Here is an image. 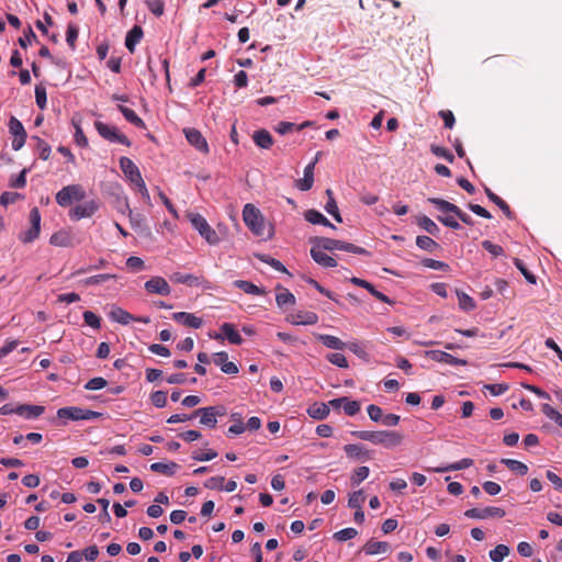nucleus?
<instances>
[{"instance_id": "obj_39", "label": "nucleus", "mask_w": 562, "mask_h": 562, "mask_svg": "<svg viewBox=\"0 0 562 562\" xmlns=\"http://www.w3.org/2000/svg\"><path fill=\"white\" fill-rule=\"evenodd\" d=\"M509 551L506 544H497L490 551L488 555L493 562H502L509 554Z\"/></svg>"}, {"instance_id": "obj_53", "label": "nucleus", "mask_w": 562, "mask_h": 562, "mask_svg": "<svg viewBox=\"0 0 562 562\" xmlns=\"http://www.w3.org/2000/svg\"><path fill=\"white\" fill-rule=\"evenodd\" d=\"M151 404L158 408H162L167 405V392L156 391L150 395Z\"/></svg>"}, {"instance_id": "obj_12", "label": "nucleus", "mask_w": 562, "mask_h": 562, "mask_svg": "<svg viewBox=\"0 0 562 562\" xmlns=\"http://www.w3.org/2000/svg\"><path fill=\"white\" fill-rule=\"evenodd\" d=\"M184 135L187 140L195 147L199 151L207 154L210 151L207 142L202 133L195 128H186Z\"/></svg>"}, {"instance_id": "obj_26", "label": "nucleus", "mask_w": 562, "mask_h": 562, "mask_svg": "<svg viewBox=\"0 0 562 562\" xmlns=\"http://www.w3.org/2000/svg\"><path fill=\"white\" fill-rule=\"evenodd\" d=\"M362 550L366 554L373 555L389 552L391 550V546L386 541H374L371 539L362 547Z\"/></svg>"}, {"instance_id": "obj_41", "label": "nucleus", "mask_w": 562, "mask_h": 562, "mask_svg": "<svg viewBox=\"0 0 562 562\" xmlns=\"http://www.w3.org/2000/svg\"><path fill=\"white\" fill-rule=\"evenodd\" d=\"M472 464H473V460L472 459L464 458V459H462L459 462H456V463L450 464V465L445 467V468H438L435 471L436 472L459 471V470L468 469Z\"/></svg>"}, {"instance_id": "obj_52", "label": "nucleus", "mask_w": 562, "mask_h": 562, "mask_svg": "<svg viewBox=\"0 0 562 562\" xmlns=\"http://www.w3.org/2000/svg\"><path fill=\"white\" fill-rule=\"evenodd\" d=\"M430 151L434 155H436L437 157H441V158L446 159L450 164L453 162V160H454L453 154L449 149H447L445 147H441V146H438V145H431L430 146Z\"/></svg>"}, {"instance_id": "obj_13", "label": "nucleus", "mask_w": 562, "mask_h": 562, "mask_svg": "<svg viewBox=\"0 0 562 562\" xmlns=\"http://www.w3.org/2000/svg\"><path fill=\"white\" fill-rule=\"evenodd\" d=\"M120 168L132 183L137 184L142 182L143 178L138 167L128 157L120 158Z\"/></svg>"}, {"instance_id": "obj_62", "label": "nucleus", "mask_w": 562, "mask_h": 562, "mask_svg": "<svg viewBox=\"0 0 562 562\" xmlns=\"http://www.w3.org/2000/svg\"><path fill=\"white\" fill-rule=\"evenodd\" d=\"M422 265L424 267L435 269V270H443L447 271L449 269V265L443 261L435 260L431 258H425L422 260Z\"/></svg>"}, {"instance_id": "obj_9", "label": "nucleus", "mask_w": 562, "mask_h": 562, "mask_svg": "<svg viewBox=\"0 0 562 562\" xmlns=\"http://www.w3.org/2000/svg\"><path fill=\"white\" fill-rule=\"evenodd\" d=\"M170 280L176 283L187 284L189 286L201 285L204 290L212 289V284L209 280L195 277L193 274H182L180 272H175L170 276Z\"/></svg>"}, {"instance_id": "obj_34", "label": "nucleus", "mask_w": 562, "mask_h": 562, "mask_svg": "<svg viewBox=\"0 0 562 562\" xmlns=\"http://www.w3.org/2000/svg\"><path fill=\"white\" fill-rule=\"evenodd\" d=\"M326 195L328 196V201L325 205V210L328 214H330L338 223H341V216L336 203V200L334 198V192L331 189L326 190Z\"/></svg>"}, {"instance_id": "obj_40", "label": "nucleus", "mask_w": 562, "mask_h": 562, "mask_svg": "<svg viewBox=\"0 0 562 562\" xmlns=\"http://www.w3.org/2000/svg\"><path fill=\"white\" fill-rule=\"evenodd\" d=\"M254 256L258 259H260L261 261L266 262V263H269L271 267H273L277 271H280V272H283V273H289L288 269L284 267V265L274 259V258H271L270 256L268 255H262V254H254Z\"/></svg>"}, {"instance_id": "obj_43", "label": "nucleus", "mask_w": 562, "mask_h": 562, "mask_svg": "<svg viewBox=\"0 0 562 562\" xmlns=\"http://www.w3.org/2000/svg\"><path fill=\"white\" fill-rule=\"evenodd\" d=\"M276 302L279 307H283L286 304L294 305L295 296L288 289H283V292L277 294Z\"/></svg>"}, {"instance_id": "obj_18", "label": "nucleus", "mask_w": 562, "mask_h": 562, "mask_svg": "<svg viewBox=\"0 0 562 562\" xmlns=\"http://www.w3.org/2000/svg\"><path fill=\"white\" fill-rule=\"evenodd\" d=\"M14 411L15 414L23 416L26 419H33L44 414L45 407L42 405L20 404L14 408Z\"/></svg>"}, {"instance_id": "obj_30", "label": "nucleus", "mask_w": 562, "mask_h": 562, "mask_svg": "<svg viewBox=\"0 0 562 562\" xmlns=\"http://www.w3.org/2000/svg\"><path fill=\"white\" fill-rule=\"evenodd\" d=\"M234 285L247 294H252V295L267 294V291L263 288H259L250 281L237 280L234 282Z\"/></svg>"}, {"instance_id": "obj_7", "label": "nucleus", "mask_w": 562, "mask_h": 562, "mask_svg": "<svg viewBox=\"0 0 562 562\" xmlns=\"http://www.w3.org/2000/svg\"><path fill=\"white\" fill-rule=\"evenodd\" d=\"M9 131L13 135L12 149L18 151L25 144L27 137L26 131L15 116H11L9 121Z\"/></svg>"}, {"instance_id": "obj_31", "label": "nucleus", "mask_w": 562, "mask_h": 562, "mask_svg": "<svg viewBox=\"0 0 562 562\" xmlns=\"http://www.w3.org/2000/svg\"><path fill=\"white\" fill-rule=\"evenodd\" d=\"M312 125V122L310 121H305L303 122L302 124L297 125L295 123H291V122H280L276 127V132L281 134V135H285L288 133H291L293 131H302L303 128L307 127V126H311Z\"/></svg>"}, {"instance_id": "obj_19", "label": "nucleus", "mask_w": 562, "mask_h": 562, "mask_svg": "<svg viewBox=\"0 0 562 562\" xmlns=\"http://www.w3.org/2000/svg\"><path fill=\"white\" fill-rule=\"evenodd\" d=\"M286 321L293 325H314L318 322V316L314 312L299 311L296 314L288 316Z\"/></svg>"}, {"instance_id": "obj_38", "label": "nucleus", "mask_w": 562, "mask_h": 562, "mask_svg": "<svg viewBox=\"0 0 562 562\" xmlns=\"http://www.w3.org/2000/svg\"><path fill=\"white\" fill-rule=\"evenodd\" d=\"M110 317L122 325H127L133 319V316L121 307L112 308Z\"/></svg>"}, {"instance_id": "obj_60", "label": "nucleus", "mask_w": 562, "mask_h": 562, "mask_svg": "<svg viewBox=\"0 0 562 562\" xmlns=\"http://www.w3.org/2000/svg\"><path fill=\"white\" fill-rule=\"evenodd\" d=\"M115 278H116L115 274L103 273V274L89 277V278L85 279L82 282L85 285H94V284H99L101 282L108 281L110 279H115Z\"/></svg>"}, {"instance_id": "obj_55", "label": "nucleus", "mask_w": 562, "mask_h": 562, "mask_svg": "<svg viewBox=\"0 0 562 562\" xmlns=\"http://www.w3.org/2000/svg\"><path fill=\"white\" fill-rule=\"evenodd\" d=\"M437 218L439 222L450 228L458 229L460 227V224L457 221V216L452 213H442V215H439Z\"/></svg>"}, {"instance_id": "obj_35", "label": "nucleus", "mask_w": 562, "mask_h": 562, "mask_svg": "<svg viewBox=\"0 0 562 562\" xmlns=\"http://www.w3.org/2000/svg\"><path fill=\"white\" fill-rule=\"evenodd\" d=\"M304 218L311 224H319L324 226L334 227L330 222L318 211L316 210H307L304 214Z\"/></svg>"}, {"instance_id": "obj_22", "label": "nucleus", "mask_w": 562, "mask_h": 562, "mask_svg": "<svg viewBox=\"0 0 562 562\" xmlns=\"http://www.w3.org/2000/svg\"><path fill=\"white\" fill-rule=\"evenodd\" d=\"M344 451L347 457L356 460H370L371 454L368 449H366L362 445L358 443H349L344 446Z\"/></svg>"}, {"instance_id": "obj_48", "label": "nucleus", "mask_w": 562, "mask_h": 562, "mask_svg": "<svg viewBox=\"0 0 562 562\" xmlns=\"http://www.w3.org/2000/svg\"><path fill=\"white\" fill-rule=\"evenodd\" d=\"M418 225L431 235H436L439 232L437 224L427 216L419 217Z\"/></svg>"}, {"instance_id": "obj_5", "label": "nucleus", "mask_w": 562, "mask_h": 562, "mask_svg": "<svg viewBox=\"0 0 562 562\" xmlns=\"http://www.w3.org/2000/svg\"><path fill=\"white\" fill-rule=\"evenodd\" d=\"M94 127L104 139L111 143H119L125 146H131L130 139L122 134L115 126L108 125L101 121L94 122Z\"/></svg>"}, {"instance_id": "obj_46", "label": "nucleus", "mask_w": 562, "mask_h": 562, "mask_svg": "<svg viewBox=\"0 0 562 562\" xmlns=\"http://www.w3.org/2000/svg\"><path fill=\"white\" fill-rule=\"evenodd\" d=\"M457 295H458V299H459V306L460 308L469 312V311H472L475 308V302L474 300L469 296L468 294H465L464 292H460L458 291L457 292Z\"/></svg>"}, {"instance_id": "obj_28", "label": "nucleus", "mask_w": 562, "mask_h": 562, "mask_svg": "<svg viewBox=\"0 0 562 562\" xmlns=\"http://www.w3.org/2000/svg\"><path fill=\"white\" fill-rule=\"evenodd\" d=\"M57 417L70 420H83L82 408L77 406L61 407L57 411Z\"/></svg>"}, {"instance_id": "obj_1", "label": "nucleus", "mask_w": 562, "mask_h": 562, "mask_svg": "<svg viewBox=\"0 0 562 562\" xmlns=\"http://www.w3.org/2000/svg\"><path fill=\"white\" fill-rule=\"evenodd\" d=\"M243 220L245 225L256 236L268 239L273 235V227L271 224L266 223L265 217L260 210L251 203H247L243 209Z\"/></svg>"}, {"instance_id": "obj_33", "label": "nucleus", "mask_w": 562, "mask_h": 562, "mask_svg": "<svg viewBox=\"0 0 562 562\" xmlns=\"http://www.w3.org/2000/svg\"><path fill=\"white\" fill-rule=\"evenodd\" d=\"M316 338L330 349L342 350L347 346V342H344L339 338L331 335L319 334L316 336Z\"/></svg>"}, {"instance_id": "obj_21", "label": "nucleus", "mask_w": 562, "mask_h": 562, "mask_svg": "<svg viewBox=\"0 0 562 562\" xmlns=\"http://www.w3.org/2000/svg\"><path fill=\"white\" fill-rule=\"evenodd\" d=\"M172 318L176 322H178L187 327L194 328V329L200 328L203 324L202 318L195 316L194 314L187 313V312L173 313Z\"/></svg>"}, {"instance_id": "obj_6", "label": "nucleus", "mask_w": 562, "mask_h": 562, "mask_svg": "<svg viewBox=\"0 0 562 562\" xmlns=\"http://www.w3.org/2000/svg\"><path fill=\"white\" fill-rule=\"evenodd\" d=\"M428 202L434 204L441 213H452L464 224H467V225L473 224L472 217L470 215H468L467 213L462 212V210L453 203H450V202L439 199V198H429Z\"/></svg>"}, {"instance_id": "obj_15", "label": "nucleus", "mask_w": 562, "mask_h": 562, "mask_svg": "<svg viewBox=\"0 0 562 562\" xmlns=\"http://www.w3.org/2000/svg\"><path fill=\"white\" fill-rule=\"evenodd\" d=\"M212 359L216 366L221 367L222 372L226 374H237L239 371L236 363L228 361V353L225 351L215 352Z\"/></svg>"}, {"instance_id": "obj_56", "label": "nucleus", "mask_w": 562, "mask_h": 562, "mask_svg": "<svg viewBox=\"0 0 562 562\" xmlns=\"http://www.w3.org/2000/svg\"><path fill=\"white\" fill-rule=\"evenodd\" d=\"M326 359L331 363L339 368H348V361L346 357L342 353L336 352V353H328L326 356Z\"/></svg>"}, {"instance_id": "obj_36", "label": "nucleus", "mask_w": 562, "mask_h": 562, "mask_svg": "<svg viewBox=\"0 0 562 562\" xmlns=\"http://www.w3.org/2000/svg\"><path fill=\"white\" fill-rule=\"evenodd\" d=\"M120 112L125 120L137 127H145L144 121L136 114V112L127 106L119 105Z\"/></svg>"}, {"instance_id": "obj_50", "label": "nucleus", "mask_w": 562, "mask_h": 562, "mask_svg": "<svg viewBox=\"0 0 562 562\" xmlns=\"http://www.w3.org/2000/svg\"><path fill=\"white\" fill-rule=\"evenodd\" d=\"M35 100L36 104L41 110H44L47 104L46 88L40 83L35 87Z\"/></svg>"}, {"instance_id": "obj_64", "label": "nucleus", "mask_w": 562, "mask_h": 562, "mask_svg": "<svg viewBox=\"0 0 562 562\" xmlns=\"http://www.w3.org/2000/svg\"><path fill=\"white\" fill-rule=\"evenodd\" d=\"M126 267L132 271L143 270L145 267L144 260L136 256H131L126 260Z\"/></svg>"}, {"instance_id": "obj_2", "label": "nucleus", "mask_w": 562, "mask_h": 562, "mask_svg": "<svg viewBox=\"0 0 562 562\" xmlns=\"http://www.w3.org/2000/svg\"><path fill=\"white\" fill-rule=\"evenodd\" d=\"M350 435L357 439L370 441L375 445H382L385 448L396 447L402 443L404 436L393 430H352Z\"/></svg>"}, {"instance_id": "obj_37", "label": "nucleus", "mask_w": 562, "mask_h": 562, "mask_svg": "<svg viewBox=\"0 0 562 562\" xmlns=\"http://www.w3.org/2000/svg\"><path fill=\"white\" fill-rule=\"evenodd\" d=\"M501 462L505 464L510 471L516 472L518 475H526L528 472V467L514 459H502Z\"/></svg>"}, {"instance_id": "obj_11", "label": "nucleus", "mask_w": 562, "mask_h": 562, "mask_svg": "<svg viewBox=\"0 0 562 562\" xmlns=\"http://www.w3.org/2000/svg\"><path fill=\"white\" fill-rule=\"evenodd\" d=\"M425 356L430 358L434 361L442 362L451 366H467L468 361L465 359L457 358L446 351L440 350H427L425 351Z\"/></svg>"}, {"instance_id": "obj_10", "label": "nucleus", "mask_w": 562, "mask_h": 562, "mask_svg": "<svg viewBox=\"0 0 562 562\" xmlns=\"http://www.w3.org/2000/svg\"><path fill=\"white\" fill-rule=\"evenodd\" d=\"M221 333L212 336L216 340L227 339L231 344L241 345L244 339L232 323H224L220 327Z\"/></svg>"}, {"instance_id": "obj_44", "label": "nucleus", "mask_w": 562, "mask_h": 562, "mask_svg": "<svg viewBox=\"0 0 562 562\" xmlns=\"http://www.w3.org/2000/svg\"><path fill=\"white\" fill-rule=\"evenodd\" d=\"M514 263H515L516 268L525 277L527 282H529L530 284L537 283V277L527 269V267L525 266V263L521 259L514 258Z\"/></svg>"}, {"instance_id": "obj_14", "label": "nucleus", "mask_w": 562, "mask_h": 562, "mask_svg": "<svg viewBox=\"0 0 562 562\" xmlns=\"http://www.w3.org/2000/svg\"><path fill=\"white\" fill-rule=\"evenodd\" d=\"M31 228L26 231L22 237L23 243H32L40 234L41 215L37 207H33L30 212Z\"/></svg>"}, {"instance_id": "obj_8", "label": "nucleus", "mask_w": 562, "mask_h": 562, "mask_svg": "<svg viewBox=\"0 0 562 562\" xmlns=\"http://www.w3.org/2000/svg\"><path fill=\"white\" fill-rule=\"evenodd\" d=\"M99 207L100 203L97 200L86 201L85 203L72 207L69 212V216L72 221L91 217L99 210Z\"/></svg>"}, {"instance_id": "obj_25", "label": "nucleus", "mask_w": 562, "mask_h": 562, "mask_svg": "<svg viewBox=\"0 0 562 562\" xmlns=\"http://www.w3.org/2000/svg\"><path fill=\"white\" fill-rule=\"evenodd\" d=\"M252 140L259 148L262 149H270L273 145V138L271 134L265 128L255 131Z\"/></svg>"}, {"instance_id": "obj_3", "label": "nucleus", "mask_w": 562, "mask_h": 562, "mask_svg": "<svg viewBox=\"0 0 562 562\" xmlns=\"http://www.w3.org/2000/svg\"><path fill=\"white\" fill-rule=\"evenodd\" d=\"M187 218L209 244L212 245L218 241L216 232L209 225L204 216L199 213L189 212L187 213Z\"/></svg>"}, {"instance_id": "obj_27", "label": "nucleus", "mask_w": 562, "mask_h": 562, "mask_svg": "<svg viewBox=\"0 0 562 562\" xmlns=\"http://www.w3.org/2000/svg\"><path fill=\"white\" fill-rule=\"evenodd\" d=\"M329 406L325 403H314L307 408V414L313 419L323 420L329 415Z\"/></svg>"}, {"instance_id": "obj_29", "label": "nucleus", "mask_w": 562, "mask_h": 562, "mask_svg": "<svg viewBox=\"0 0 562 562\" xmlns=\"http://www.w3.org/2000/svg\"><path fill=\"white\" fill-rule=\"evenodd\" d=\"M485 193L487 195V198L490 199V201H492L493 203H495L504 213V215L512 220L514 217V213L512 212L509 205L502 199L499 198L497 194H495L490 188H485Z\"/></svg>"}, {"instance_id": "obj_42", "label": "nucleus", "mask_w": 562, "mask_h": 562, "mask_svg": "<svg viewBox=\"0 0 562 562\" xmlns=\"http://www.w3.org/2000/svg\"><path fill=\"white\" fill-rule=\"evenodd\" d=\"M202 416L200 418V423L209 428H215L217 420L214 417L213 409L207 407H202Z\"/></svg>"}, {"instance_id": "obj_17", "label": "nucleus", "mask_w": 562, "mask_h": 562, "mask_svg": "<svg viewBox=\"0 0 562 562\" xmlns=\"http://www.w3.org/2000/svg\"><path fill=\"white\" fill-rule=\"evenodd\" d=\"M350 282L357 286H361V288L368 290V292H370L376 300H379L383 303L394 304V301H392L389 296H386L382 292L378 291L374 288V285L372 283L368 282L367 280H363V279H360L357 277H352L350 279Z\"/></svg>"}, {"instance_id": "obj_24", "label": "nucleus", "mask_w": 562, "mask_h": 562, "mask_svg": "<svg viewBox=\"0 0 562 562\" xmlns=\"http://www.w3.org/2000/svg\"><path fill=\"white\" fill-rule=\"evenodd\" d=\"M144 32L142 26L134 25L126 34L125 46L130 53H134L136 44L143 38Z\"/></svg>"}, {"instance_id": "obj_23", "label": "nucleus", "mask_w": 562, "mask_h": 562, "mask_svg": "<svg viewBox=\"0 0 562 562\" xmlns=\"http://www.w3.org/2000/svg\"><path fill=\"white\" fill-rule=\"evenodd\" d=\"M314 169H315V162H310L304 168V176L302 179H299L296 181V188L301 191H308L314 183Z\"/></svg>"}, {"instance_id": "obj_47", "label": "nucleus", "mask_w": 562, "mask_h": 562, "mask_svg": "<svg viewBox=\"0 0 562 562\" xmlns=\"http://www.w3.org/2000/svg\"><path fill=\"white\" fill-rule=\"evenodd\" d=\"M369 472L370 470L368 467H359L358 469H356L350 477L351 485H359L364 479L368 477Z\"/></svg>"}, {"instance_id": "obj_59", "label": "nucleus", "mask_w": 562, "mask_h": 562, "mask_svg": "<svg viewBox=\"0 0 562 562\" xmlns=\"http://www.w3.org/2000/svg\"><path fill=\"white\" fill-rule=\"evenodd\" d=\"M358 535V531L355 528H345L334 533V538L337 541H347L353 539Z\"/></svg>"}, {"instance_id": "obj_4", "label": "nucleus", "mask_w": 562, "mask_h": 562, "mask_svg": "<svg viewBox=\"0 0 562 562\" xmlns=\"http://www.w3.org/2000/svg\"><path fill=\"white\" fill-rule=\"evenodd\" d=\"M85 196L86 192L80 184H69L59 190L55 199L58 205L66 207L72 201H81Z\"/></svg>"}, {"instance_id": "obj_61", "label": "nucleus", "mask_w": 562, "mask_h": 562, "mask_svg": "<svg viewBox=\"0 0 562 562\" xmlns=\"http://www.w3.org/2000/svg\"><path fill=\"white\" fill-rule=\"evenodd\" d=\"M106 385H108V381L104 378L97 376V378L89 380L85 384V389L89 390V391H95V390H101V389L105 387Z\"/></svg>"}, {"instance_id": "obj_57", "label": "nucleus", "mask_w": 562, "mask_h": 562, "mask_svg": "<svg viewBox=\"0 0 562 562\" xmlns=\"http://www.w3.org/2000/svg\"><path fill=\"white\" fill-rule=\"evenodd\" d=\"M232 419L238 417V423H235L228 428V434L231 435H240L246 430L245 424L243 423L241 415L239 413H233L231 415Z\"/></svg>"}, {"instance_id": "obj_20", "label": "nucleus", "mask_w": 562, "mask_h": 562, "mask_svg": "<svg viewBox=\"0 0 562 562\" xmlns=\"http://www.w3.org/2000/svg\"><path fill=\"white\" fill-rule=\"evenodd\" d=\"M325 248H311V256L316 263L324 268H334L337 267V261L334 257L327 255L324 251ZM330 250L333 248H329Z\"/></svg>"}, {"instance_id": "obj_45", "label": "nucleus", "mask_w": 562, "mask_h": 562, "mask_svg": "<svg viewBox=\"0 0 562 562\" xmlns=\"http://www.w3.org/2000/svg\"><path fill=\"white\" fill-rule=\"evenodd\" d=\"M366 501V495L363 493V490H359L353 492L348 499V506L355 509L362 508V504Z\"/></svg>"}, {"instance_id": "obj_63", "label": "nucleus", "mask_w": 562, "mask_h": 562, "mask_svg": "<svg viewBox=\"0 0 562 562\" xmlns=\"http://www.w3.org/2000/svg\"><path fill=\"white\" fill-rule=\"evenodd\" d=\"M78 27L75 24H69L66 33V41L71 49H75L76 41L78 38Z\"/></svg>"}, {"instance_id": "obj_51", "label": "nucleus", "mask_w": 562, "mask_h": 562, "mask_svg": "<svg viewBox=\"0 0 562 562\" xmlns=\"http://www.w3.org/2000/svg\"><path fill=\"white\" fill-rule=\"evenodd\" d=\"M542 413L550 419L554 420L562 428V414L549 404L542 405Z\"/></svg>"}, {"instance_id": "obj_54", "label": "nucleus", "mask_w": 562, "mask_h": 562, "mask_svg": "<svg viewBox=\"0 0 562 562\" xmlns=\"http://www.w3.org/2000/svg\"><path fill=\"white\" fill-rule=\"evenodd\" d=\"M346 348H348L350 351H352L357 357H359L363 361L368 362L370 360L369 353L358 342H355V341L347 342Z\"/></svg>"}, {"instance_id": "obj_32", "label": "nucleus", "mask_w": 562, "mask_h": 562, "mask_svg": "<svg viewBox=\"0 0 562 562\" xmlns=\"http://www.w3.org/2000/svg\"><path fill=\"white\" fill-rule=\"evenodd\" d=\"M178 468H179V465L172 461L169 463L156 462V463L150 464V470L153 472L160 473V474H164L167 476H172L176 473Z\"/></svg>"}, {"instance_id": "obj_49", "label": "nucleus", "mask_w": 562, "mask_h": 562, "mask_svg": "<svg viewBox=\"0 0 562 562\" xmlns=\"http://www.w3.org/2000/svg\"><path fill=\"white\" fill-rule=\"evenodd\" d=\"M148 10L155 15V16H161L165 12V2L164 0H146L145 1Z\"/></svg>"}, {"instance_id": "obj_58", "label": "nucleus", "mask_w": 562, "mask_h": 562, "mask_svg": "<svg viewBox=\"0 0 562 562\" xmlns=\"http://www.w3.org/2000/svg\"><path fill=\"white\" fill-rule=\"evenodd\" d=\"M83 319L87 325L94 329H100L101 318L91 311L83 312Z\"/></svg>"}, {"instance_id": "obj_16", "label": "nucleus", "mask_w": 562, "mask_h": 562, "mask_svg": "<svg viewBox=\"0 0 562 562\" xmlns=\"http://www.w3.org/2000/svg\"><path fill=\"white\" fill-rule=\"evenodd\" d=\"M145 289L149 293H156L160 295H169L171 292L168 282L161 277H153L150 280L146 281Z\"/></svg>"}]
</instances>
